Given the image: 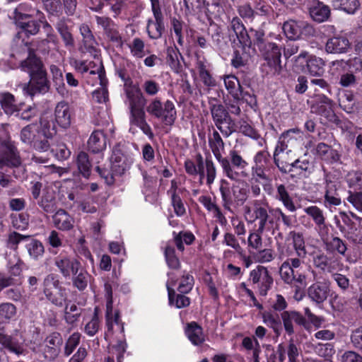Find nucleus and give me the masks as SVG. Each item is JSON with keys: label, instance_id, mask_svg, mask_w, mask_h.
Instances as JSON below:
<instances>
[{"label": "nucleus", "instance_id": "de8ad7c7", "mask_svg": "<svg viewBox=\"0 0 362 362\" xmlns=\"http://www.w3.org/2000/svg\"><path fill=\"white\" fill-rule=\"evenodd\" d=\"M16 313V307L11 303H3L0 305V324L5 323L12 318Z\"/></svg>", "mask_w": 362, "mask_h": 362}, {"label": "nucleus", "instance_id": "72a5a7b5", "mask_svg": "<svg viewBox=\"0 0 362 362\" xmlns=\"http://www.w3.org/2000/svg\"><path fill=\"white\" fill-rule=\"evenodd\" d=\"M25 248L30 257L35 260L41 258L45 252L42 243L36 239L30 238V236L25 243Z\"/></svg>", "mask_w": 362, "mask_h": 362}, {"label": "nucleus", "instance_id": "f704fd0d", "mask_svg": "<svg viewBox=\"0 0 362 362\" xmlns=\"http://www.w3.org/2000/svg\"><path fill=\"white\" fill-rule=\"evenodd\" d=\"M126 95L130 110L143 107L144 99L138 88L134 86L127 88Z\"/></svg>", "mask_w": 362, "mask_h": 362}, {"label": "nucleus", "instance_id": "5fc2aeb1", "mask_svg": "<svg viewBox=\"0 0 362 362\" xmlns=\"http://www.w3.org/2000/svg\"><path fill=\"white\" fill-rule=\"evenodd\" d=\"M132 54L138 58H142L144 54V42L140 38H134L129 45Z\"/></svg>", "mask_w": 362, "mask_h": 362}, {"label": "nucleus", "instance_id": "f8f14e48", "mask_svg": "<svg viewBox=\"0 0 362 362\" xmlns=\"http://www.w3.org/2000/svg\"><path fill=\"white\" fill-rule=\"evenodd\" d=\"M250 281L259 290V294L262 296L267 295L273 284V279L268 269L260 265L250 272Z\"/></svg>", "mask_w": 362, "mask_h": 362}, {"label": "nucleus", "instance_id": "cd10ccee", "mask_svg": "<svg viewBox=\"0 0 362 362\" xmlns=\"http://www.w3.org/2000/svg\"><path fill=\"white\" fill-rule=\"evenodd\" d=\"M88 148L93 153H98L106 148V139L103 132H93L88 141Z\"/></svg>", "mask_w": 362, "mask_h": 362}, {"label": "nucleus", "instance_id": "680f3d73", "mask_svg": "<svg viewBox=\"0 0 362 362\" xmlns=\"http://www.w3.org/2000/svg\"><path fill=\"white\" fill-rule=\"evenodd\" d=\"M233 201L237 202L238 204H242L247 197V190L245 187H240L239 185H233L232 187Z\"/></svg>", "mask_w": 362, "mask_h": 362}, {"label": "nucleus", "instance_id": "a211bd4d", "mask_svg": "<svg viewBox=\"0 0 362 362\" xmlns=\"http://www.w3.org/2000/svg\"><path fill=\"white\" fill-rule=\"evenodd\" d=\"M130 113L129 131L134 134L136 132V127H138L148 137H153V134L150 126L146 121V115L142 107L130 110Z\"/></svg>", "mask_w": 362, "mask_h": 362}, {"label": "nucleus", "instance_id": "2f4dec72", "mask_svg": "<svg viewBox=\"0 0 362 362\" xmlns=\"http://www.w3.org/2000/svg\"><path fill=\"white\" fill-rule=\"evenodd\" d=\"M328 292L329 288L326 284H315L309 288L308 296L313 301L320 303L327 299Z\"/></svg>", "mask_w": 362, "mask_h": 362}, {"label": "nucleus", "instance_id": "a878e982", "mask_svg": "<svg viewBox=\"0 0 362 362\" xmlns=\"http://www.w3.org/2000/svg\"><path fill=\"white\" fill-rule=\"evenodd\" d=\"M185 334L194 345L202 344L205 340L202 328L194 322L187 325Z\"/></svg>", "mask_w": 362, "mask_h": 362}, {"label": "nucleus", "instance_id": "0e129e2a", "mask_svg": "<svg viewBox=\"0 0 362 362\" xmlns=\"http://www.w3.org/2000/svg\"><path fill=\"white\" fill-rule=\"evenodd\" d=\"M193 285V276L189 274H183L178 286V291L180 293H188L192 290Z\"/></svg>", "mask_w": 362, "mask_h": 362}, {"label": "nucleus", "instance_id": "864d4df0", "mask_svg": "<svg viewBox=\"0 0 362 362\" xmlns=\"http://www.w3.org/2000/svg\"><path fill=\"white\" fill-rule=\"evenodd\" d=\"M98 82L100 85V88L93 92V100L98 103H105L108 100V92L106 88L107 80L105 78V84L101 83L100 81Z\"/></svg>", "mask_w": 362, "mask_h": 362}, {"label": "nucleus", "instance_id": "bf43d9fd", "mask_svg": "<svg viewBox=\"0 0 362 362\" xmlns=\"http://www.w3.org/2000/svg\"><path fill=\"white\" fill-rule=\"evenodd\" d=\"M0 344L4 347L8 349L9 351L16 354H22V349L20 346H17L7 335H4L0 333Z\"/></svg>", "mask_w": 362, "mask_h": 362}, {"label": "nucleus", "instance_id": "e433bc0d", "mask_svg": "<svg viewBox=\"0 0 362 362\" xmlns=\"http://www.w3.org/2000/svg\"><path fill=\"white\" fill-rule=\"evenodd\" d=\"M79 30L81 35L83 36V44L85 49L90 53L94 52L95 51V47L96 42L90 28L88 25L83 24L81 25Z\"/></svg>", "mask_w": 362, "mask_h": 362}, {"label": "nucleus", "instance_id": "a18cd8bd", "mask_svg": "<svg viewBox=\"0 0 362 362\" xmlns=\"http://www.w3.org/2000/svg\"><path fill=\"white\" fill-rule=\"evenodd\" d=\"M90 276L84 269H81L76 275H73V284L78 290H84L88 285Z\"/></svg>", "mask_w": 362, "mask_h": 362}, {"label": "nucleus", "instance_id": "0eeeda50", "mask_svg": "<svg viewBox=\"0 0 362 362\" xmlns=\"http://www.w3.org/2000/svg\"><path fill=\"white\" fill-rule=\"evenodd\" d=\"M13 13L16 23L21 28L22 32L28 35L37 33L40 25L35 21L30 20V18L36 16L41 23H43L38 11L33 10L26 5L20 4Z\"/></svg>", "mask_w": 362, "mask_h": 362}, {"label": "nucleus", "instance_id": "79ce46f5", "mask_svg": "<svg viewBox=\"0 0 362 362\" xmlns=\"http://www.w3.org/2000/svg\"><path fill=\"white\" fill-rule=\"evenodd\" d=\"M336 9H341L348 13H354L359 6L358 0H332Z\"/></svg>", "mask_w": 362, "mask_h": 362}, {"label": "nucleus", "instance_id": "4468645a", "mask_svg": "<svg viewBox=\"0 0 362 362\" xmlns=\"http://www.w3.org/2000/svg\"><path fill=\"white\" fill-rule=\"evenodd\" d=\"M282 28L286 36L293 40L313 33V27L303 21L288 20L284 23Z\"/></svg>", "mask_w": 362, "mask_h": 362}, {"label": "nucleus", "instance_id": "09e8293b", "mask_svg": "<svg viewBox=\"0 0 362 362\" xmlns=\"http://www.w3.org/2000/svg\"><path fill=\"white\" fill-rule=\"evenodd\" d=\"M54 199L55 195L54 189L47 188L46 189V194L43 195L41 202V206L45 211L51 212L53 211L54 207Z\"/></svg>", "mask_w": 362, "mask_h": 362}, {"label": "nucleus", "instance_id": "aec40b11", "mask_svg": "<svg viewBox=\"0 0 362 362\" xmlns=\"http://www.w3.org/2000/svg\"><path fill=\"white\" fill-rule=\"evenodd\" d=\"M71 111L69 105L64 101L58 103L54 109V119L63 129H67L71 123Z\"/></svg>", "mask_w": 362, "mask_h": 362}, {"label": "nucleus", "instance_id": "9b49d317", "mask_svg": "<svg viewBox=\"0 0 362 362\" xmlns=\"http://www.w3.org/2000/svg\"><path fill=\"white\" fill-rule=\"evenodd\" d=\"M43 286V292L47 299L52 304L62 307L66 301V295L59 285L57 276L47 275L44 279Z\"/></svg>", "mask_w": 362, "mask_h": 362}, {"label": "nucleus", "instance_id": "bb28decb", "mask_svg": "<svg viewBox=\"0 0 362 362\" xmlns=\"http://www.w3.org/2000/svg\"><path fill=\"white\" fill-rule=\"evenodd\" d=\"M53 223L59 230H68L74 226L73 218L63 209L57 211L53 216Z\"/></svg>", "mask_w": 362, "mask_h": 362}, {"label": "nucleus", "instance_id": "2eb2a0df", "mask_svg": "<svg viewBox=\"0 0 362 362\" xmlns=\"http://www.w3.org/2000/svg\"><path fill=\"white\" fill-rule=\"evenodd\" d=\"M21 163L16 147L8 139L0 138V168L4 165L18 166Z\"/></svg>", "mask_w": 362, "mask_h": 362}, {"label": "nucleus", "instance_id": "7c9ffc66", "mask_svg": "<svg viewBox=\"0 0 362 362\" xmlns=\"http://www.w3.org/2000/svg\"><path fill=\"white\" fill-rule=\"evenodd\" d=\"M225 87L233 99L240 100L242 89L238 79L233 75H227L223 77Z\"/></svg>", "mask_w": 362, "mask_h": 362}, {"label": "nucleus", "instance_id": "ea45409f", "mask_svg": "<svg viewBox=\"0 0 362 362\" xmlns=\"http://www.w3.org/2000/svg\"><path fill=\"white\" fill-rule=\"evenodd\" d=\"M197 71L200 80L207 87H214L216 85V80L212 77L210 74L206 64L202 62H197Z\"/></svg>", "mask_w": 362, "mask_h": 362}, {"label": "nucleus", "instance_id": "f03ea898", "mask_svg": "<svg viewBox=\"0 0 362 362\" xmlns=\"http://www.w3.org/2000/svg\"><path fill=\"white\" fill-rule=\"evenodd\" d=\"M21 67L30 76L29 83L24 85L23 88L24 94L33 96L37 93H44L47 90L46 72L43 69L41 61L33 52L29 51L28 57L21 62Z\"/></svg>", "mask_w": 362, "mask_h": 362}, {"label": "nucleus", "instance_id": "20e7f679", "mask_svg": "<svg viewBox=\"0 0 362 362\" xmlns=\"http://www.w3.org/2000/svg\"><path fill=\"white\" fill-rule=\"evenodd\" d=\"M282 280L292 286L306 287L313 281L314 272L310 267L299 258H291L284 262L280 267Z\"/></svg>", "mask_w": 362, "mask_h": 362}, {"label": "nucleus", "instance_id": "412c9836", "mask_svg": "<svg viewBox=\"0 0 362 362\" xmlns=\"http://www.w3.org/2000/svg\"><path fill=\"white\" fill-rule=\"evenodd\" d=\"M281 319L286 333L291 335L294 333L293 324L303 325L305 320L303 316L296 311H284L281 313Z\"/></svg>", "mask_w": 362, "mask_h": 362}, {"label": "nucleus", "instance_id": "393cba45", "mask_svg": "<svg viewBox=\"0 0 362 362\" xmlns=\"http://www.w3.org/2000/svg\"><path fill=\"white\" fill-rule=\"evenodd\" d=\"M349 47V40L344 37H334L328 40L325 45L327 53H343Z\"/></svg>", "mask_w": 362, "mask_h": 362}, {"label": "nucleus", "instance_id": "58836bf2", "mask_svg": "<svg viewBox=\"0 0 362 362\" xmlns=\"http://www.w3.org/2000/svg\"><path fill=\"white\" fill-rule=\"evenodd\" d=\"M155 18V21L149 20L147 24V32L151 38L158 39L162 35V33L164 30V25L163 23V16L160 14L159 18Z\"/></svg>", "mask_w": 362, "mask_h": 362}, {"label": "nucleus", "instance_id": "6e6552de", "mask_svg": "<svg viewBox=\"0 0 362 362\" xmlns=\"http://www.w3.org/2000/svg\"><path fill=\"white\" fill-rule=\"evenodd\" d=\"M110 162L111 173L107 170L100 169L99 166L96 167L97 171L105 179L107 185H112L114 182L113 175H122L129 169L134 162V159L131 156H124L119 150L114 149L110 158Z\"/></svg>", "mask_w": 362, "mask_h": 362}, {"label": "nucleus", "instance_id": "5701e85b", "mask_svg": "<svg viewBox=\"0 0 362 362\" xmlns=\"http://www.w3.org/2000/svg\"><path fill=\"white\" fill-rule=\"evenodd\" d=\"M173 273H169V280L166 283V286L168 292L169 302L171 305L175 306L177 308H185L189 305V299L182 295H177L175 297V291L172 288L175 286V280L173 279Z\"/></svg>", "mask_w": 362, "mask_h": 362}, {"label": "nucleus", "instance_id": "f257e3e1", "mask_svg": "<svg viewBox=\"0 0 362 362\" xmlns=\"http://www.w3.org/2000/svg\"><path fill=\"white\" fill-rule=\"evenodd\" d=\"M107 331L105 333V338L112 344L109 349V355L105 362H122L127 344L124 339V327L119 321V316L117 313H112V300L107 303Z\"/></svg>", "mask_w": 362, "mask_h": 362}, {"label": "nucleus", "instance_id": "7ed1b4c3", "mask_svg": "<svg viewBox=\"0 0 362 362\" xmlns=\"http://www.w3.org/2000/svg\"><path fill=\"white\" fill-rule=\"evenodd\" d=\"M56 134L54 124L45 117L40 119V131L35 124H30L24 127L21 132V139L23 143L30 144L37 151H46L49 149L48 139L52 138Z\"/></svg>", "mask_w": 362, "mask_h": 362}, {"label": "nucleus", "instance_id": "6e6d98bb", "mask_svg": "<svg viewBox=\"0 0 362 362\" xmlns=\"http://www.w3.org/2000/svg\"><path fill=\"white\" fill-rule=\"evenodd\" d=\"M263 233L258 231V229L256 231L250 232L247 238L248 247L255 250H259L262 246V234Z\"/></svg>", "mask_w": 362, "mask_h": 362}, {"label": "nucleus", "instance_id": "b1692460", "mask_svg": "<svg viewBox=\"0 0 362 362\" xmlns=\"http://www.w3.org/2000/svg\"><path fill=\"white\" fill-rule=\"evenodd\" d=\"M231 28L234 31L239 43L243 47H250L252 45V40L245 26L238 18H233L231 21Z\"/></svg>", "mask_w": 362, "mask_h": 362}, {"label": "nucleus", "instance_id": "c85d7f7f", "mask_svg": "<svg viewBox=\"0 0 362 362\" xmlns=\"http://www.w3.org/2000/svg\"><path fill=\"white\" fill-rule=\"evenodd\" d=\"M303 211L313 219L320 233L325 228V217L323 211L317 206L306 207Z\"/></svg>", "mask_w": 362, "mask_h": 362}, {"label": "nucleus", "instance_id": "f3484780", "mask_svg": "<svg viewBox=\"0 0 362 362\" xmlns=\"http://www.w3.org/2000/svg\"><path fill=\"white\" fill-rule=\"evenodd\" d=\"M296 62L300 65L306 63L308 72L313 76H320L325 71V62L322 59L309 55L306 52H301L296 57Z\"/></svg>", "mask_w": 362, "mask_h": 362}, {"label": "nucleus", "instance_id": "338daca9", "mask_svg": "<svg viewBox=\"0 0 362 362\" xmlns=\"http://www.w3.org/2000/svg\"><path fill=\"white\" fill-rule=\"evenodd\" d=\"M211 115L215 124L229 116L221 105H214L211 107Z\"/></svg>", "mask_w": 362, "mask_h": 362}, {"label": "nucleus", "instance_id": "4c0bfd02", "mask_svg": "<svg viewBox=\"0 0 362 362\" xmlns=\"http://www.w3.org/2000/svg\"><path fill=\"white\" fill-rule=\"evenodd\" d=\"M276 199L281 201L288 211L291 212L296 211V209L293 202L284 185H278L276 186Z\"/></svg>", "mask_w": 362, "mask_h": 362}, {"label": "nucleus", "instance_id": "3c124183", "mask_svg": "<svg viewBox=\"0 0 362 362\" xmlns=\"http://www.w3.org/2000/svg\"><path fill=\"white\" fill-rule=\"evenodd\" d=\"M327 250L332 252H337L341 255H344L346 251L345 243L339 238H333L327 243Z\"/></svg>", "mask_w": 362, "mask_h": 362}, {"label": "nucleus", "instance_id": "39448f33", "mask_svg": "<svg viewBox=\"0 0 362 362\" xmlns=\"http://www.w3.org/2000/svg\"><path fill=\"white\" fill-rule=\"evenodd\" d=\"M269 210L259 201H254L244 207V217L248 223L257 221L259 232L269 230L273 227V217L269 215Z\"/></svg>", "mask_w": 362, "mask_h": 362}, {"label": "nucleus", "instance_id": "e2e57ef3", "mask_svg": "<svg viewBox=\"0 0 362 362\" xmlns=\"http://www.w3.org/2000/svg\"><path fill=\"white\" fill-rule=\"evenodd\" d=\"M99 329V319L96 310L90 321L85 325L84 331L89 336L95 335Z\"/></svg>", "mask_w": 362, "mask_h": 362}, {"label": "nucleus", "instance_id": "774afa93", "mask_svg": "<svg viewBox=\"0 0 362 362\" xmlns=\"http://www.w3.org/2000/svg\"><path fill=\"white\" fill-rule=\"evenodd\" d=\"M347 238L354 243L362 244V228L352 226L348 231Z\"/></svg>", "mask_w": 362, "mask_h": 362}, {"label": "nucleus", "instance_id": "603ef678", "mask_svg": "<svg viewBox=\"0 0 362 362\" xmlns=\"http://www.w3.org/2000/svg\"><path fill=\"white\" fill-rule=\"evenodd\" d=\"M253 258L256 262L267 263L272 261L274 258V252L273 250L267 248L259 250L253 255Z\"/></svg>", "mask_w": 362, "mask_h": 362}, {"label": "nucleus", "instance_id": "1a4fd4ad", "mask_svg": "<svg viewBox=\"0 0 362 362\" xmlns=\"http://www.w3.org/2000/svg\"><path fill=\"white\" fill-rule=\"evenodd\" d=\"M149 115L158 119L167 126H172L177 118V111L174 103L168 100L164 103L155 98L152 100L146 107Z\"/></svg>", "mask_w": 362, "mask_h": 362}, {"label": "nucleus", "instance_id": "69168bd1", "mask_svg": "<svg viewBox=\"0 0 362 362\" xmlns=\"http://www.w3.org/2000/svg\"><path fill=\"white\" fill-rule=\"evenodd\" d=\"M81 334L78 332L73 333L68 339L64 353L66 356H69L74 350V349L79 344Z\"/></svg>", "mask_w": 362, "mask_h": 362}, {"label": "nucleus", "instance_id": "6ab92c4d", "mask_svg": "<svg viewBox=\"0 0 362 362\" xmlns=\"http://www.w3.org/2000/svg\"><path fill=\"white\" fill-rule=\"evenodd\" d=\"M55 265L65 278L76 275L81 267V263L77 259L67 257L56 258Z\"/></svg>", "mask_w": 362, "mask_h": 362}, {"label": "nucleus", "instance_id": "c756f323", "mask_svg": "<svg viewBox=\"0 0 362 362\" xmlns=\"http://www.w3.org/2000/svg\"><path fill=\"white\" fill-rule=\"evenodd\" d=\"M330 14L329 8L320 2L315 3L310 8L311 18L317 22H324L328 19Z\"/></svg>", "mask_w": 362, "mask_h": 362}, {"label": "nucleus", "instance_id": "a19ab883", "mask_svg": "<svg viewBox=\"0 0 362 362\" xmlns=\"http://www.w3.org/2000/svg\"><path fill=\"white\" fill-rule=\"evenodd\" d=\"M219 189L221 194L223 207L226 209L230 211V205L233 202V192L231 193L230 192L229 183L225 180H221Z\"/></svg>", "mask_w": 362, "mask_h": 362}, {"label": "nucleus", "instance_id": "dca6fc26", "mask_svg": "<svg viewBox=\"0 0 362 362\" xmlns=\"http://www.w3.org/2000/svg\"><path fill=\"white\" fill-rule=\"evenodd\" d=\"M263 56L270 69L269 72L274 75L279 74L281 71L280 48L275 43L269 42L265 45Z\"/></svg>", "mask_w": 362, "mask_h": 362}, {"label": "nucleus", "instance_id": "473e14b6", "mask_svg": "<svg viewBox=\"0 0 362 362\" xmlns=\"http://www.w3.org/2000/svg\"><path fill=\"white\" fill-rule=\"evenodd\" d=\"M341 204V199L337 192L336 185L331 181L326 182L325 194V206H338Z\"/></svg>", "mask_w": 362, "mask_h": 362}, {"label": "nucleus", "instance_id": "13d9d810", "mask_svg": "<svg viewBox=\"0 0 362 362\" xmlns=\"http://www.w3.org/2000/svg\"><path fill=\"white\" fill-rule=\"evenodd\" d=\"M350 187L362 189V173L358 171L349 172L346 177Z\"/></svg>", "mask_w": 362, "mask_h": 362}, {"label": "nucleus", "instance_id": "423d86ee", "mask_svg": "<svg viewBox=\"0 0 362 362\" xmlns=\"http://www.w3.org/2000/svg\"><path fill=\"white\" fill-rule=\"evenodd\" d=\"M298 140H302V134L298 129H289L279 136L274 153V159L275 164L281 172L286 173L288 165L285 161L284 155L281 154L289 146H294Z\"/></svg>", "mask_w": 362, "mask_h": 362}, {"label": "nucleus", "instance_id": "8fccbe9b", "mask_svg": "<svg viewBox=\"0 0 362 362\" xmlns=\"http://www.w3.org/2000/svg\"><path fill=\"white\" fill-rule=\"evenodd\" d=\"M215 124L226 136H228L235 131V124L230 116L222 119L221 122H218Z\"/></svg>", "mask_w": 362, "mask_h": 362}, {"label": "nucleus", "instance_id": "c03bdc74", "mask_svg": "<svg viewBox=\"0 0 362 362\" xmlns=\"http://www.w3.org/2000/svg\"><path fill=\"white\" fill-rule=\"evenodd\" d=\"M229 158L230 166L233 168L234 170H235L238 173V172L235 170H243L246 168L248 163L243 158V157L238 153V151L235 150H232L229 152ZM239 177H240V173H239Z\"/></svg>", "mask_w": 362, "mask_h": 362}, {"label": "nucleus", "instance_id": "4be33fe9", "mask_svg": "<svg viewBox=\"0 0 362 362\" xmlns=\"http://www.w3.org/2000/svg\"><path fill=\"white\" fill-rule=\"evenodd\" d=\"M45 343V357L49 360H54L60 352L62 339L58 334H53L46 339Z\"/></svg>", "mask_w": 362, "mask_h": 362}, {"label": "nucleus", "instance_id": "37998d69", "mask_svg": "<svg viewBox=\"0 0 362 362\" xmlns=\"http://www.w3.org/2000/svg\"><path fill=\"white\" fill-rule=\"evenodd\" d=\"M293 248L297 256L300 258H304L306 255L305 241L303 235L299 233H291Z\"/></svg>", "mask_w": 362, "mask_h": 362}, {"label": "nucleus", "instance_id": "ddd939ff", "mask_svg": "<svg viewBox=\"0 0 362 362\" xmlns=\"http://www.w3.org/2000/svg\"><path fill=\"white\" fill-rule=\"evenodd\" d=\"M74 69L81 74H89L93 78L101 83L105 84V76L104 73L103 66L99 60L96 62H87L75 60L72 63Z\"/></svg>", "mask_w": 362, "mask_h": 362}, {"label": "nucleus", "instance_id": "4d7b16f0", "mask_svg": "<svg viewBox=\"0 0 362 362\" xmlns=\"http://www.w3.org/2000/svg\"><path fill=\"white\" fill-rule=\"evenodd\" d=\"M79 308L74 303H68L65 308V319L69 323H74L80 316Z\"/></svg>", "mask_w": 362, "mask_h": 362}, {"label": "nucleus", "instance_id": "9d476101", "mask_svg": "<svg viewBox=\"0 0 362 362\" xmlns=\"http://www.w3.org/2000/svg\"><path fill=\"white\" fill-rule=\"evenodd\" d=\"M209 146L215 158L221 164L225 175L233 180H238L239 173L233 169L228 159L221 156V151L223 149L224 144L217 132H214L212 137L209 139Z\"/></svg>", "mask_w": 362, "mask_h": 362}, {"label": "nucleus", "instance_id": "052dcab7", "mask_svg": "<svg viewBox=\"0 0 362 362\" xmlns=\"http://www.w3.org/2000/svg\"><path fill=\"white\" fill-rule=\"evenodd\" d=\"M165 255L167 264L172 269H177L180 267V261L175 255V250L170 246H167L165 250Z\"/></svg>", "mask_w": 362, "mask_h": 362}, {"label": "nucleus", "instance_id": "49530a36", "mask_svg": "<svg viewBox=\"0 0 362 362\" xmlns=\"http://www.w3.org/2000/svg\"><path fill=\"white\" fill-rule=\"evenodd\" d=\"M77 165L81 173L88 177L90 171V163L89 162L88 155L84 152L78 153L77 157Z\"/></svg>", "mask_w": 362, "mask_h": 362}, {"label": "nucleus", "instance_id": "c9c22d12", "mask_svg": "<svg viewBox=\"0 0 362 362\" xmlns=\"http://www.w3.org/2000/svg\"><path fill=\"white\" fill-rule=\"evenodd\" d=\"M0 104L6 115H13L19 110L13 95L9 93L0 94Z\"/></svg>", "mask_w": 362, "mask_h": 362}]
</instances>
